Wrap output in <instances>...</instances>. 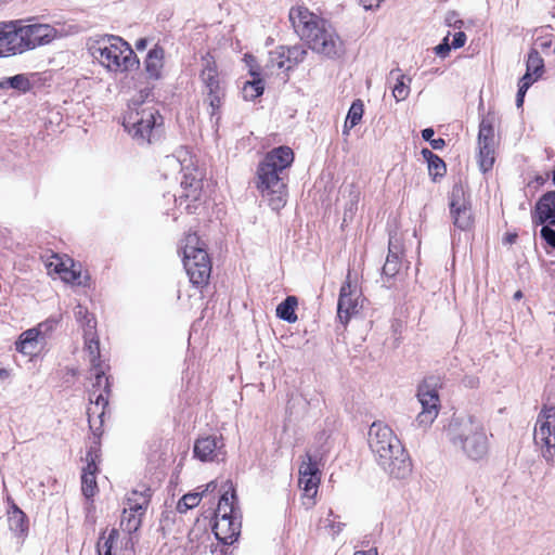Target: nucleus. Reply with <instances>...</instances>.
<instances>
[{
    "instance_id": "f257e3e1",
    "label": "nucleus",
    "mask_w": 555,
    "mask_h": 555,
    "mask_svg": "<svg viewBox=\"0 0 555 555\" xmlns=\"http://www.w3.org/2000/svg\"><path fill=\"white\" fill-rule=\"evenodd\" d=\"M293 162V150L288 146H279L267 153L258 165L256 188L275 211L286 204V170Z\"/></svg>"
},
{
    "instance_id": "f03ea898",
    "label": "nucleus",
    "mask_w": 555,
    "mask_h": 555,
    "mask_svg": "<svg viewBox=\"0 0 555 555\" xmlns=\"http://www.w3.org/2000/svg\"><path fill=\"white\" fill-rule=\"evenodd\" d=\"M289 20L296 33L313 52L328 59L339 57L344 53V43L333 26L307 8L291 9Z\"/></svg>"
},
{
    "instance_id": "7ed1b4c3",
    "label": "nucleus",
    "mask_w": 555,
    "mask_h": 555,
    "mask_svg": "<svg viewBox=\"0 0 555 555\" xmlns=\"http://www.w3.org/2000/svg\"><path fill=\"white\" fill-rule=\"evenodd\" d=\"M369 447L377 464L391 477L404 479L412 472L409 453L393 430L382 422H374L367 434Z\"/></svg>"
},
{
    "instance_id": "20e7f679",
    "label": "nucleus",
    "mask_w": 555,
    "mask_h": 555,
    "mask_svg": "<svg viewBox=\"0 0 555 555\" xmlns=\"http://www.w3.org/2000/svg\"><path fill=\"white\" fill-rule=\"evenodd\" d=\"M446 435L452 447L470 461H482L489 453L485 427L472 415L453 416L446 428Z\"/></svg>"
},
{
    "instance_id": "39448f33",
    "label": "nucleus",
    "mask_w": 555,
    "mask_h": 555,
    "mask_svg": "<svg viewBox=\"0 0 555 555\" xmlns=\"http://www.w3.org/2000/svg\"><path fill=\"white\" fill-rule=\"evenodd\" d=\"M89 51L103 67L114 73L127 72L139 63L130 44L113 35L93 40Z\"/></svg>"
},
{
    "instance_id": "423d86ee",
    "label": "nucleus",
    "mask_w": 555,
    "mask_h": 555,
    "mask_svg": "<svg viewBox=\"0 0 555 555\" xmlns=\"http://www.w3.org/2000/svg\"><path fill=\"white\" fill-rule=\"evenodd\" d=\"M162 168L165 177L176 172H183L181 186L183 194L180 199L185 197L190 201H198L202 193V173L194 168L193 156L185 147L178 149L175 154L167 155L162 160Z\"/></svg>"
},
{
    "instance_id": "0eeeda50",
    "label": "nucleus",
    "mask_w": 555,
    "mask_h": 555,
    "mask_svg": "<svg viewBox=\"0 0 555 555\" xmlns=\"http://www.w3.org/2000/svg\"><path fill=\"white\" fill-rule=\"evenodd\" d=\"M322 438H324V442L319 449L309 450L300 457L298 483L304 491V499L307 500L304 501V504L308 507L314 504L313 499L318 493L321 482V467L323 466L325 455L330 451L327 446L328 437L323 434L320 439Z\"/></svg>"
},
{
    "instance_id": "6e6552de",
    "label": "nucleus",
    "mask_w": 555,
    "mask_h": 555,
    "mask_svg": "<svg viewBox=\"0 0 555 555\" xmlns=\"http://www.w3.org/2000/svg\"><path fill=\"white\" fill-rule=\"evenodd\" d=\"M182 249L183 264L190 282L197 287L207 285L211 273V263L205 244L195 233H191L185 236Z\"/></svg>"
},
{
    "instance_id": "1a4fd4ad",
    "label": "nucleus",
    "mask_w": 555,
    "mask_h": 555,
    "mask_svg": "<svg viewBox=\"0 0 555 555\" xmlns=\"http://www.w3.org/2000/svg\"><path fill=\"white\" fill-rule=\"evenodd\" d=\"M204 104L210 108L211 117L216 116L225 96V83L220 76L215 59L207 54L202 59L199 73Z\"/></svg>"
},
{
    "instance_id": "9d476101",
    "label": "nucleus",
    "mask_w": 555,
    "mask_h": 555,
    "mask_svg": "<svg viewBox=\"0 0 555 555\" xmlns=\"http://www.w3.org/2000/svg\"><path fill=\"white\" fill-rule=\"evenodd\" d=\"M16 26L11 35L12 54L23 53L53 41L59 33L49 24L22 25V21H15Z\"/></svg>"
},
{
    "instance_id": "9b49d317",
    "label": "nucleus",
    "mask_w": 555,
    "mask_h": 555,
    "mask_svg": "<svg viewBox=\"0 0 555 555\" xmlns=\"http://www.w3.org/2000/svg\"><path fill=\"white\" fill-rule=\"evenodd\" d=\"M93 369L95 382L92 385V390L90 392L91 405L88 408L87 414L90 428L96 430V420H99V424L101 425L105 406L108 403L107 395L109 391V384L108 378L105 376L103 371L98 366Z\"/></svg>"
},
{
    "instance_id": "f8f14e48",
    "label": "nucleus",
    "mask_w": 555,
    "mask_h": 555,
    "mask_svg": "<svg viewBox=\"0 0 555 555\" xmlns=\"http://www.w3.org/2000/svg\"><path fill=\"white\" fill-rule=\"evenodd\" d=\"M363 307L361 291L356 282L351 281L350 273L339 291L337 304V317L343 324H347L350 319L357 315Z\"/></svg>"
},
{
    "instance_id": "ddd939ff",
    "label": "nucleus",
    "mask_w": 555,
    "mask_h": 555,
    "mask_svg": "<svg viewBox=\"0 0 555 555\" xmlns=\"http://www.w3.org/2000/svg\"><path fill=\"white\" fill-rule=\"evenodd\" d=\"M157 118L160 116L153 108L130 111L124 118V126L133 138L150 142Z\"/></svg>"
},
{
    "instance_id": "4468645a",
    "label": "nucleus",
    "mask_w": 555,
    "mask_h": 555,
    "mask_svg": "<svg viewBox=\"0 0 555 555\" xmlns=\"http://www.w3.org/2000/svg\"><path fill=\"white\" fill-rule=\"evenodd\" d=\"M417 398L422 405V411L417 414L415 424L420 428L427 429L435 422L440 410V400L435 385L425 380L418 386Z\"/></svg>"
},
{
    "instance_id": "2eb2a0df",
    "label": "nucleus",
    "mask_w": 555,
    "mask_h": 555,
    "mask_svg": "<svg viewBox=\"0 0 555 555\" xmlns=\"http://www.w3.org/2000/svg\"><path fill=\"white\" fill-rule=\"evenodd\" d=\"M150 489L134 490L127 499V505L120 519V527L128 533L135 532L141 526V517L150 501Z\"/></svg>"
},
{
    "instance_id": "dca6fc26",
    "label": "nucleus",
    "mask_w": 555,
    "mask_h": 555,
    "mask_svg": "<svg viewBox=\"0 0 555 555\" xmlns=\"http://www.w3.org/2000/svg\"><path fill=\"white\" fill-rule=\"evenodd\" d=\"M449 206L454 227L462 231L470 230L474 224L472 205L462 184L453 185Z\"/></svg>"
},
{
    "instance_id": "f3484780",
    "label": "nucleus",
    "mask_w": 555,
    "mask_h": 555,
    "mask_svg": "<svg viewBox=\"0 0 555 555\" xmlns=\"http://www.w3.org/2000/svg\"><path fill=\"white\" fill-rule=\"evenodd\" d=\"M307 56V50L302 44H295L292 47L280 46L269 54L267 69L273 73L274 69L288 72Z\"/></svg>"
},
{
    "instance_id": "a211bd4d",
    "label": "nucleus",
    "mask_w": 555,
    "mask_h": 555,
    "mask_svg": "<svg viewBox=\"0 0 555 555\" xmlns=\"http://www.w3.org/2000/svg\"><path fill=\"white\" fill-rule=\"evenodd\" d=\"M496 141L494 128L489 118H483L478 133V164L483 172L489 171L495 160Z\"/></svg>"
},
{
    "instance_id": "6ab92c4d",
    "label": "nucleus",
    "mask_w": 555,
    "mask_h": 555,
    "mask_svg": "<svg viewBox=\"0 0 555 555\" xmlns=\"http://www.w3.org/2000/svg\"><path fill=\"white\" fill-rule=\"evenodd\" d=\"M224 441L221 436H205L194 443V456L202 462L222 461L225 456Z\"/></svg>"
},
{
    "instance_id": "aec40b11",
    "label": "nucleus",
    "mask_w": 555,
    "mask_h": 555,
    "mask_svg": "<svg viewBox=\"0 0 555 555\" xmlns=\"http://www.w3.org/2000/svg\"><path fill=\"white\" fill-rule=\"evenodd\" d=\"M534 443L540 448L542 457L548 464L555 462V426L545 423L535 425Z\"/></svg>"
},
{
    "instance_id": "412c9836",
    "label": "nucleus",
    "mask_w": 555,
    "mask_h": 555,
    "mask_svg": "<svg viewBox=\"0 0 555 555\" xmlns=\"http://www.w3.org/2000/svg\"><path fill=\"white\" fill-rule=\"evenodd\" d=\"M215 534L224 544H232L240 534L241 521L238 515L217 517L214 525Z\"/></svg>"
},
{
    "instance_id": "4be33fe9",
    "label": "nucleus",
    "mask_w": 555,
    "mask_h": 555,
    "mask_svg": "<svg viewBox=\"0 0 555 555\" xmlns=\"http://www.w3.org/2000/svg\"><path fill=\"white\" fill-rule=\"evenodd\" d=\"M534 224H548L555 227V192L545 193L535 204L532 215Z\"/></svg>"
},
{
    "instance_id": "5701e85b",
    "label": "nucleus",
    "mask_w": 555,
    "mask_h": 555,
    "mask_svg": "<svg viewBox=\"0 0 555 555\" xmlns=\"http://www.w3.org/2000/svg\"><path fill=\"white\" fill-rule=\"evenodd\" d=\"M96 454L94 451L89 450L86 454L87 466L81 475V491L87 499H91L98 491L96 473L98 465L95 463Z\"/></svg>"
},
{
    "instance_id": "b1692460",
    "label": "nucleus",
    "mask_w": 555,
    "mask_h": 555,
    "mask_svg": "<svg viewBox=\"0 0 555 555\" xmlns=\"http://www.w3.org/2000/svg\"><path fill=\"white\" fill-rule=\"evenodd\" d=\"M244 60L249 66V73L254 77L251 81H246L242 89V95L244 100L253 101L256 98L260 96L263 93V83L260 78L259 70L251 65L255 62L254 56L246 54Z\"/></svg>"
},
{
    "instance_id": "393cba45",
    "label": "nucleus",
    "mask_w": 555,
    "mask_h": 555,
    "mask_svg": "<svg viewBox=\"0 0 555 555\" xmlns=\"http://www.w3.org/2000/svg\"><path fill=\"white\" fill-rule=\"evenodd\" d=\"M401 254L402 248L399 238L390 236L389 251L383 267V274L386 278H393L399 273L401 269Z\"/></svg>"
},
{
    "instance_id": "a878e982",
    "label": "nucleus",
    "mask_w": 555,
    "mask_h": 555,
    "mask_svg": "<svg viewBox=\"0 0 555 555\" xmlns=\"http://www.w3.org/2000/svg\"><path fill=\"white\" fill-rule=\"evenodd\" d=\"M96 322L94 319H88L83 332L85 348L89 356V361L93 367L99 366L100 341L95 331Z\"/></svg>"
},
{
    "instance_id": "bb28decb",
    "label": "nucleus",
    "mask_w": 555,
    "mask_h": 555,
    "mask_svg": "<svg viewBox=\"0 0 555 555\" xmlns=\"http://www.w3.org/2000/svg\"><path fill=\"white\" fill-rule=\"evenodd\" d=\"M44 341L35 330L29 328L23 332L16 341V350L25 356H35Z\"/></svg>"
},
{
    "instance_id": "cd10ccee",
    "label": "nucleus",
    "mask_w": 555,
    "mask_h": 555,
    "mask_svg": "<svg viewBox=\"0 0 555 555\" xmlns=\"http://www.w3.org/2000/svg\"><path fill=\"white\" fill-rule=\"evenodd\" d=\"M144 64L149 77L159 79L164 67V49L160 47L153 48L147 53Z\"/></svg>"
},
{
    "instance_id": "c85d7f7f",
    "label": "nucleus",
    "mask_w": 555,
    "mask_h": 555,
    "mask_svg": "<svg viewBox=\"0 0 555 555\" xmlns=\"http://www.w3.org/2000/svg\"><path fill=\"white\" fill-rule=\"evenodd\" d=\"M47 267L50 273H57L61 276V279L66 283H74L80 276V272L76 271L73 268H69L67 263L64 262L57 255L51 257V260L49 261Z\"/></svg>"
},
{
    "instance_id": "c756f323",
    "label": "nucleus",
    "mask_w": 555,
    "mask_h": 555,
    "mask_svg": "<svg viewBox=\"0 0 555 555\" xmlns=\"http://www.w3.org/2000/svg\"><path fill=\"white\" fill-rule=\"evenodd\" d=\"M390 79H395L396 83L392 87V95L396 101L400 102L405 100L410 94L411 79L401 73L400 68L392 69L389 74Z\"/></svg>"
},
{
    "instance_id": "7c9ffc66",
    "label": "nucleus",
    "mask_w": 555,
    "mask_h": 555,
    "mask_svg": "<svg viewBox=\"0 0 555 555\" xmlns=\"http://www.w3.org/2000/svg\"><path fill=\"white\" fill-rule=\"evenodd\" d=\"M235 492L232 488V485H229L228 490H225L218 503L217 511H216V518L217 517H225V516H234L238 515L235 504Z\"/></svg>"
},
{
    "instance_id": "2f4dec72",
    "label": "nucleus",
    "mask_w": 555,
    "mask_h": 555,
    "mask_svg": "<svg viewBox=\"0 0 555 555\" xmlns=\"http://www.w3.org/2000/svg\"><path fill=\"white\" fill-rule=\"evenodd\" d=\"M297 304L298 301L296 297L288 296L276 307V315L288 323L296 322L297 315L295 313V308L297 307Z\"/></svg>"
},
{
    "instance_id": "473e14b6",
    "label": "nucleus",
    "mask_w": 555,
    "mask_h": 555,
    "mask_svg": "<svg viewBox=\"0 0 555 555\" xmlns=\"http://www.w3.org/2000/svg\"><path fill=\"white\" fill-rule=\"evenodd\" d=\"M363 112H364V108H363L362 101L361 100L353 101L348 111V114H347V117L345 120L344 134H348L349 130L351 128H353L354 126H357L361 121Z\"/></svg>"
},
{
    "instance_id": "72a5a7b5",
    "label": "nucleus",
    "mask_w": 555,
    "mask_h": 555,
    "mask_svg": "<svg viewBox=\"0 0 555 555\" xmlns=\"http://www.w3.org/2000/svg\"><path fill=\"white\" fill-rule=\"evenodd\" d=\"M8 522L10 529L15 533H24L27 530L26 516L17 506H13L9 512Z\"/></svg>"
},
{
    "instance_id": "f704fd0d",
    "label": "nucleus",
    "mask_w": 555,
    "mask_h": 555,
    "mask_svg": "<svg viewBox=\"0 0 555 555\" xmlns=\"http://www.w3.org/2000/svg\"><path fill=\"white\" fill-rule=\"evenodd\" d=\"M527 72L534 75V79H539L544 73V61L537 49H531L527 59Z\"/></svg>"
},
{
    "instance_id": "c9c22d12",
    "label": "nucleus",
    "mask_w": 555,
    "mask_h": 555,
    "mask_svg": "<svg viewBox=\"0 0 555 555\" xmlns=\"http://www.w3.org/2000/svg\"><path fill=\"white\" fill-rule=\"evenodd\" d=\"M360 201V192L353 185L349 188L348 201L345 204L344 222L351 221L358 210V204Z\"/></svg>"
},
{
    "instance_id": "e433bc0d",
    "label": "nucleus",
    "mask_w": 555,
    "mask_h": 555,
    "mask_svg": "<svg viewBox=\"0 0 555 555\" xmlns=\"http://www.w3.org/2000/svg\"><path fill=\"white\" fill-rule=\"evenodd\" d=\"M422 154L428 163V169L430 175H434L435 177H441L444 175L446 165L439 156L435 155L428 149H424L422 151Z\"/></svg>"
},
{
    "instance_id": "4c0bfd02",
    "label": "nucleus",
    "mask_w": 555,
    "mask_h": 555,
    "mask_svg": "<svg viewBox=\"0 0 555 555\" xmlns=\"http://www.w3.org/2000/svg\"><path fill=\"white\" fill-rule=\"evenodd\" d=\"M118 537L119 534L116 529H112L107 535L102 534L98 541V554L112 555V548Z\"/></svg>"
},
{
    "instance_id": "58836bf2",
    "label": "nucleus",
    "mask_w": 555,
    "mask_h": 555,
    "mask_svg": "<svg viewBox=\"0 0 555 555\" xmlns=\"http://www.w3.org/2000/svg\"><path fill=\"white\" fill-rule=\"evenodd\" d=\"M202 496L203 493L199 492L184 494L177 504V511L181 514L186 513L199 504Z\"/></svg>"
},
{
    "instance_id": "ea45409f",
    "label": "nucleus",
    "mask_w": 555,
    "mask_h": 555,
    "mask_svg": "<svg viewBox=\"0 0 555 555\" xmlns=\"http://www.w3.org/2000/svg\"><path fill=\"white\" fill-rule=\"evenodd\" d=\"M16 26V22H0V46H5V51L12 54L11 35Z\"/></svg>"
},
{
    "instance_id": "a19ab883",
    "label": "nucleus",
    "mask_w": 555,
    "mask_h": 555,
    "mask_svg": "<svg viewBox=\"0 0 555 555\" xmlns=\"http://www.w3.org/2000/svg\"><path fill=\"white\" fill-rule=\"evenodd\" d=\"M552 47L553 53L555 54V43L553 44V37L551 34H546L537 37L532 49H537L539 52L541 51L543 53H547Z\"/></svg>"
},
{
    "instance_id": "79ce46f5",
    "label": "nucleus",
    "mask_w": 555,
    "mask_h": 555,
    "mask_svg": "<svg viewBox=\"0 0 555 555\" xmlns=\"http://www.w3.org/2000/svg\"><path fill=\"white\" fill-rule=\"evenodd\" d=\"M57 321L54 319H48L44 322L39 323L36 327H33L35 332L40 335V338L44 341L48 336L55 330Z\"/></svg>"
},
{
    "instance_id": "37998d69",
    "label": "nucleus",
    "mask_w": 555,
    "mask_h": 555,
    "mask_svg": "<svg viewBox=\"0 0 555 555\" xmlns=\"http://www.w3.org/2000/svg\"><path fill=\"white\" fill-rule=\"evenodd\" d=\"M11 88L20 90V91H27L30 88V83L28 78L25 75H15L13 77H10L5 81Z\"/></svg>"
},
{
    "instance_id": "c03bdc74",
    "label": "nucleus",
    "mask_w": 555,
    "mask_h": 555,
    "mask_svg": "<svg viewBox=\"0 0 555 555\" xmlns=\"http://www.w3.org/2000/svg\"><path fill=\"white\" fill-rule=\"evenodd\" d=\"M554 418H555V408L544 405L538 415L535 425H541V424L545 423L548 426H555V424L552 422V420H554Z\"/></svg>"
},
{
    "instance_id": "a18cd8bd",
    "label": "nucleus",
    "mask_w": 555,
    "mask_h": 555,
    "mask_svg": "<svg viewBox=\"0 0 555 555\" xmlns=\"http://www.w3.org/2000/svg\"><path fill=\"white\" fill-rule=\"evenodd\" d=\"M444 23L448 27L453 29H461L464 26V22L455 11H450L446 14Z\"/></svg>"
},
{
    "instance_id": "49530a36",
    "label": "nucleus",
    "mask_w": 555,
    "mask_h": 555,
    "mask_svg": "<svg viewBox=\"0 0 555 555\" xmlns=\"http://www.w3.org/2000/svg\"><path fill=\"white\" fill-rule=\"evenodd\" d=\"M74 313L77 322H79L82 325L83 330L86 328L88 319H94L89 314L88 309L81 305H77L75 307Z\"/></svg>"
},
{
    "instance_id": "de8ad7c7",
    "label": "nucleus",
    "mask_w": 555,
    "mask_h": 555,
    "mask_svg": "<svg viewBox=\"0 0 555 555\" xmlns=\"http://www.w3.org/2000/svg\"><path fill=\"white\" fill-rule=\"evenodd\" d=\"M541 236L551 247L555 248V230L551 225L543 224Z\"/></svg>"
},
{
    "instance_id": "09e8293b",
    "label": "nucleus",
    "mask_w": 555,
    "mask_h": 555,
    "mask_svg": "<svg viewBox=\"0 0 555 555\" xmlns=\"http://www.w3.org/2000/svg\"><path fill=\"white\" fill-rule=\"evenodd\" d=\"M449 35L450 33L444 37L442 42L435 48V53L442 59L449 55L452 48V46L449 44Z\"/></svg>"
},
{
    "instance_id": "8fccbe9b",
    "label": "nucleus",
    "mask_w": 555,
    "mask_h": 555,
    "mask_svg": "<svg viewBox=\"0 0 555 555\" xmlns=\"http://www.w3.org/2000/svg\"><path fill=\"white\" fill-rule=\"evenodd\" d=\"M325 521H326V527L331 528L333 537H335L336 534L341 532L345 527V524L340 522V521L331 520L328 518H326Z\"/></svg>"
},
{
    "instance_id": "3c124183",
    "label": "nucleus",
    "mask_w": 555,
    "mask_h": 555,
    "mask_svg": "<svg viewBox=\"0 0 555 555\" xmlns=\"http://www.w3.org/2000/svg\"><path fill=\"white\" fill-rule=\"evenodd\" d=\"M466 35L463 31H457L454 34L453 41H452V48L459 49L462 48L466 42Z\"/></svg>"
},
{
    "instance_id": "603ef678",
    "label": "nucleus",
    "mask_w": 555,
    "mask_h": 555,
    "mask_svg": "<svg viewBox=\"0 0 555 555\" xmlns=\"http://www.w3.org/2000/svg\"><path fill=\"white\" fill-rule=\"evenodd\" d=\"M534 75L526 70V74L520 78L519 83L522 85L524 89H529L530 86L535 81Z\"/></svg>"
},
{
    "instance_id": "864d4df0",
    "label": "nucleus",
    "mask_w": 555,
    "mask_h": 555,
    "mask_svg": "<svg viewBox=\"0 0 555 555\" xmlns=\"http://www.w3.org/2000/svg\"><path fill=\"white\" fill-rule=\"evenodd\" d=\"M383 0H359V3L365 9V10H374L379 8Z\"/></svg>"
},
{
    "instance_id": "5fc2aeb1",
    "label": "nucleus",
    "mask_w": 555,
    "mask_h": 555,
    "mask_svg": "<svg viewBox=\"0 0 555 555\" xmlns=\"http://www.w3.org/2000/svg\"><path fill=\"white\" fill-rule=\"evenodd\" d=\"M429 143L434 150H441L446 145L444 140L441 138L433 139Z\"/></svg>"
},
{
    "instance_id": "6e6d98bb",
    "label": "nucleus",
    "mask_w": 555,
    "mask_h": 555,
    "mask_svg": "<svg viewBox=\"0 0 555 555\" xmlns=\"http://www.w3.org/2000/svg\"><path fill=\"white\" fill-rule=\"evenodd\" d=\"M434 134H435V131L431 128H426L422 131V137L425 141L430 142L433 140Z\"/></svg>"
},
{
    "instance_id": "4d7b16f0",
    "label": "nucleus",
    "mask_w": 555,
    "mask_h": 555,
    "mask_svg": "<svg viewBox=\"0 0 555 555\" xmlns=\"http://www.w3.org/2000/svg\"><path fill=\"white\" fill-rule=\"evenodd\" d=\"M353 555H378V551L376 547H371L366 551H357Z\"/></svg>"
},
{
    "instance_id": "13d9d810",
    "label": "nucleus",
    "mask_w": 555,
    "mask_h": 555,
    "mask_svg": "<svg viewBox=\"0 0 555 555\" xmlns=\"http://www.w3.org/2000/svg\"><path fill=\"white\" fill-rule=\"evenodd\" d=\"M216 489H217V482L216 481H210L209 483H207L205 486V489L201 493H203V495H205V493L212 492Z\"/></svg>"
},
{
    "instance_id": "bf43d9fd",
    "label": "nucleus",
    "mask_w": 555,
    "mask_h": 555,
    "mask_svg": "<svg viewBox=\"0 0 555 555\" xmlns=\"http://www.w3.org/2000/svg\"><path fill=\"white\" fill-rule=\"evenodd\" d=\"M135 47H137L138 50L145 49L146 40L145 39H140L139 41H137Z\"/></svg>"
},
{
    "instance_id": "052dcab7",
    "label": "nucleus",
    "mask_w": 555,
    "mask_h": 555,
    "mask_svg": "<svg viewBox=\"0 0 555 555\" xmlns=\"http://www.w3.org/2000/svg\"><path fill=\"white\" fill-rule=\"evenodd\" d=\"M528 89H524L522 88V85L518 83V92L517 94L521 95V96H525L526 92H527Z\"/></svg>"
},
{
    "instance_id": "680f3d73",
    "label": "nucleus",
    "mask_w": 555,
    "mask_h": 555,
    "mask_svg": "<svg viewBox=\"0 0 555 555\" xmlns=\"http://www.w3.org/2000/svg\"><path fill=\"white\" fill-rule=\"evenodd\" d=\"M528 89H524L522 88V85L518 83V92L517 94L521 95V96H525L526 92H527Z\"/></svg>"
},
{
    "instance_id": "e2e57ef3",
    "label": "nucleus",
    "mask_w": 555,
    "mask_h": 555,
    "mask_svg": "<svg viewBox=\"0 0 555 555\" xmlns=\"http://www.w3.org/2000/svg\"><path fill=\"white\" fill-rule=\"evenodd\" d=\"M524 98L525 96H521V95L517 94V96H516V104H517L518 107H520L522 105Z\"/></svg>"
},
{
    "instance_id": "0e129e2a",
    "label": "nucleus",
    "mask_w": 555,
    "mask_h": 555,
    "mask_svg": "<svg viewBox=\"0 0 555 555\" xmlns=\"http://www.w3.org/2000/svg\"><path fill=\"white\" fill-rule=\"evenodd\" d=\"M3 48H5V46H0V57L7 56L8 54H10L5 50H3Z\"/></svg>"
},
{
    "instance_id": "69168bd1",
    "label": "nucleus",
    "mask_w": 555,
    "mask_h": 555,
    "mask_svg": "<svg viewBox=\"0 0 555 555\" xmlns=\"http://www.w3.org/2000/svg\"><path fill=\"white\" fill-rule=\"evenodd\" d=\"M522 297V293L520 291H517L515 294H514V299H520Z\"/></svg>"
}]
</instances>
